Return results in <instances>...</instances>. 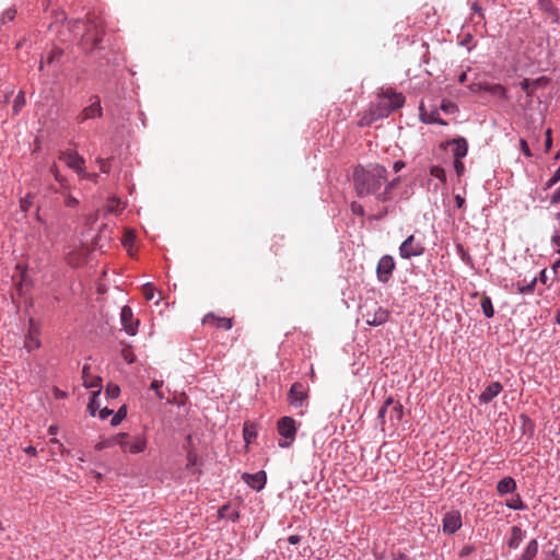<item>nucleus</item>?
Listing matches in <instances>:
<instances>
[{"label": "nucleus", "mask_w": 560, "mask_h": 560, "mask_svg": "<svg viewBox=\"0 0 560 560\" xmlns=\"http://www.w3.org/2000/svg\"><path fill=\"white\" fill-rule=\"evenodd\" d=\"M103 35V22L101 20L92 19L88 21V26L82 35V40L84 45H90V49H97L101 47Z\"/></svg>", "instance_id": "nucleus-4"}, {"label": "nucleus", "mask_w": 560, "mask_h": 560, "mask_svg": "<svg viewBox=\"0 0 560 560\" xmlns=\"http://www.w3.org/2000/svg\"><path fill=\"white\" fill-rule=\"evenodd\" d=\"M40 345L39 326L33 318H30L27 334L24 338V348L31 352L38 349Z\"/></svg>", "instance_id": "nucleus-11"}, {"label": "nucleus", "mask_w": 560, "mask_h": 560, "mask_svg": "<svg viewBox=\"0 0 560 560\" xmlns=\"http://www.w3.org/2000/svg\"><path fill=\"white\" fill-rule=\"evenodd\" d=\"M351 211H352L354 214H358V215H363V214H364V209H363V207H362L360 203L355 202V201H353V202L351 203Z\"/></svg>", "instance_id": "nucleus-46"}, {"label": "nucleus", "mask_w": 560, "mask_h": 560, "mask_svg": "<svg viewBox=\"0 0 560 560\" xmlns=\"http://www.w3.org/2000/svg\"><path fill=\"white\" fill-rule=\"evenodd\" d=\"M560 202V187L551 196V203L557 205Z\"/></svg>", "instance_id": "nucleus-53"}, {"label": "nucleus", "mask_w": 560, "mask_h": 560, "mask_svg": "<svg viewBox=\"0 0 560 560\" xmlns=\"http://www.w3.org/2000/svg\"><path fill=\"white\" fill-rule=\"evenodd\" d=\"M533 84L534 83H532L528 79H525L521 82V88L527 94V96H532V94H533V89H532Z\"/></svg>", "instance_id": "nucleus-41"}, {"label": "nucleus", "mask_w": 560, "mask_h": 560, "mask_svg": "<svg viewBox=\"0 0 560 560\" xmlns=\"http://www.w3.org/2000/svg\"><path fill=\"white\" fill-rule=\"evenodd\" d=\"M120 320L124 326V329L126 330V332L128 335H131V336L136 335L139 320L133 319V312H132L131 307H129L128 305H125L121 308Z\"/></svg>", "instance_id": "nucleus-13"}, {"label": "nucleus", "mask_w": 560, "mask_h": 560, "mask_svg": "<svg viewBox=\"0 0 560 560\" xmlns=\"http://www.w3.org/2000/svg\"><path fill=\"white\" fill-rule=\"evenodd\" d=\"M424 245L415 235H409L399 246V256L404 259L421 256L424 253Z\"/></svg>", "instance_id": "nucleus-7"}, {"label": "nucleus", "mask_w": 560, "mask_h": 560, "mask_svg": "<svg viewBox=\"0 0 560 560\" xmlns=\"http://www.w3.org/2000/svg\"><path fill=\"white\" fill-rule=\"evenodd\" d=\"M454 199H455V203H456L457 208H463L464 207L465 199L462 196L456 195Z\"/></svg>", "instance_id": "nucleus-58"}, {"label": "nucleus", "mask_w": 560, "mask_h": 560, "mask_svg": "<svg viewBox=\"0 0 560 560\" xmlns=\"http://www.w3.org/2000/svg\"><path fill=\"white\" fill-rule=\"evenodd\" d=\"M420 119L424 124L446 125V121L440 118V114L436 110L427 112L422 105L420 106Z\"/></svg>", "instance_id": "nucleus-22"}, {"label": "nucleus", "mask_w": 560, "mask_h": 560, "mask_svg": "<svg viewBox=\"0 0 560 560\" xmlns=\"http://www.w3.org/2000/svg\"><path fill=\"white\" fill-rule=\"evenodd\" d=\"M360 310L362 319L370 326H380L385 324L389 318L388 310L380 306L374 301H366L361 305Z\"/></svg>", "instance_id": "nucleus-3"}, {"label": "nucleus", "mask_w": 560, "mask_h": 560, "mask_svg": "<svg viewBox=\"0 0 560 560\" xmlns=\"http://www.w3.org/2000/svg\"><path fill=\"white\" fill-rule=\"evenodd\" d=\"M430 174H431V176L440 179L442 183L446 182L445 171L441 166H438V165L432 166L430 170Z\"/></svg>", "instance_id": "nucleus-33"}, {"label": "nucleus", "mask_w": 560, "mask_h": 560, "mask_svg": "<svg viewBox=\"0 0 560 560\" xmlns=\"http://www.w3.org/2000/svg\"><path fill=\"white\" fill-rule=\"evenodd\" d=\"M452 143L455 145L454 159L462 160L464 156H466L468 151V144L464 138L455 139L452 141Z\"/></svg>", "instance_id": "nucleus-24"}, {"label": "nucleus", "mask_w": 560, "mask_h": 560, "mask_svg": "<svg viewBox=\"0 0 560 560\" xmlns=\"http://www.w3.org/2000/svg\"><path fill=\"white\" fill-rule=\"evenodd\" d=\"M100 393H101L100 390H94L92 394V397L90 399V402L88 405V409H89L91 416H95L96 409L100 407L98 401H97V397H98Z\"/></svg>", "instance_id": "nucleus-30"}, {"label": "nucleus", "mask_w": 560, "mask_h": 560, "mask_svg": "<svg viewBox=\"0 0 560 560\" xmlns=\"http://www.w3.org/2000/svg\"><path fill=\"white\" fill-rule=\"evenodd\" d=\"M58 428L56 425H50L48 429L49 434L55 435L57 434Z\"/></svg>", "instance_id": "nucleus-62"}, {"label": "nucleus", "mask_w": 560, "mask_h": 560, "mask_svg": "<svg viewBox=\"0 0 560 560\" xmlns=\"http://www.w3.org/2000/svg\"><path fill=\"white\" fill-rule=\"evenodd\" d=\"M51 174L54 175L55 179L60 184V186L65 189L68 188V182L66 177H63L60 173L58 167L54 164L50 168Z\"/></svg>", "instance_id": "nucleus-31"}, {"label": "nucleus", "mask_w": 560, "mask_h": 560, "mask_svg": "<svg viewBox=\"0 0 560 560\" xmlns=\"http://www.w3.org/2000/svg\"><path fill=\"white\" fill-rule=\"evenodd\" d=\"M244 439L247 443L256 436V429L253 424H245L243 429Z\"/></svg>", "instance_id": "nucleus-34"}, {"label": "nucleus", "mask_w": 560, "mask_h": 560, "mask_svg": "<svg viewBox=\"0 0 560 560\" xmlns=\"http://www.w3.org/2000/svg\"><path fill=\"white\" fill-rule=\"evenodd\" d=\"M386 213H387V210H386V209H384V210H383L382 212H380L375 218H376V219H382V218H384V217L386 215Z\"/></svg>", "instance_id": "nucleus-64"}, {"label": "nucleus", "mask_w": 560, "mask_h": 560, "mask_svg": "<svg viewBox=\"0 0 560 560\" xmlns=\"http://www.w3.org/2000/svg\"><path fill=\"white\" fill-rule=\"evenodd\" d=\"M483 90L493 96H498L503 100L508 98L506 89L501 84H487Z\"/></svg>", "instance_id": "nucleus-27"}, {"label": "nucleus", "mask_w": 560, "mask_h": 560, "mask_svg": "<svg viewBox=\"0 0 560 560\" xmlns=\"http://www.w3.org/2000/svg\"><path fill=\"white\" fill-rule=\"evenodd\" d=\"M405 103V97L390 89L382 91L378 95V102L372 106L374 117H387L394 110L400 108Z\"/></svg>", "instance_id": "nucleus-2"}, {"label": "nucleus", "mask_w": 560, "mask_h": 560, "mask_svg": "<svg viewBox=\"0 0 560 560\" xmlns=\"http://www.w3.org/2000/svg\"><path fill=\"white\" fill-rule=\"evenodd\" d=\"M82 380H83V385L86 388H96V390L101 392L102 378L100 376L91 375L89 365H84L82 369Z\"/></svg>", "instance_id": "nucleus-19"}, {"label": "nucleus", "mask_w": 560, "mask_h": 560, "mask_svg": "<svg viewBox=\"0 0 560 560\" xmlns=\"http://www.w3.org/2000/svg\"><path fill=\"white\" fill-rule=\"evenodd\" d=\"M113 413V410L108 409V408H103L101 411H100V418L101 419H106L108 416H110Z\"/></svg>", "instance_id": "nucleus-54"}, {"label": "nucleus", "mask_w": 560, "mask_h": 560, "mask_svg": "<svg viewBox=\"0 0 560 560\" xmlns=\"http://www.w3.org/2000/svg\"><path fill=\"white\" fill-rule=\"evenodd\" d=\"M118 444L121 448H126L128 441H127V434L126 433H119L113 438L105 439L96 443L95 450L102 451L107 447H112L114 445Z\"/></svg>", "instance_id": "nucleus-18"}, {"label": "nucleus", "mask_w": 560, "mask_h": 560, "mask_svg": "<svg viewBox=\"0 0 560 560\" xmlns=\"http://www.w3.org/2000/svg\"><path fill=\"white\" fill-rule=\"evenodd\" d=\"M124 207L121 206V201L116 197H110L107 200L106 210L109 213H118L121 211Z\"/></svg>", "instance_id": "nucleus-29"}, {"label": "nucleus", "mask_w": 560, "mask_h": 560, "mask_svg": "<svg viewBox=\"0 0 560 560\" xmlns=\"http://www.w3.org/2000/svg\"><path fill=\"white\" fill-rule=\"evenodd\" d=\"M288 541L291 545H296V544H299L301 541V536H299V535H291V536H289Z\"/></svg>", "instance_id": "nucleus-57"}, {"label": "nucleus", "mask_w": 560, "mask_h": 560, "mask_svg": "<svg viewBox=\"0 0 560 560\" xmlns=\"http://www.w3.org/2000/svg\"><path fill=\"white\" fill-rule=\"evenodd\" d=\"M128 444L126 448H122L125 452H129L131 454H138L144 451L147 446V441L141 436H135L132 439L127 434Z\"/></svg>", "instance_id": "nucleus-20"}, {"label": "nucleus", "mask_w": 560, "mask_h": 560, "mask_svg": "<svg viewBox=\"0 0 560 560\" xmlns=\"http://www.w3.org/2000/svg\"><path fill=\"white\" fill-rule=\"evenodd\" d=\"M376 119H380V117H374V113H373V108L371 107L370 108V112L368 115H364L360 121H359V126L361 127H365V126H369L371 125L374 120Z\"/></svg>", "instance_id": "nucleus-36"}, {"label": "nucleus", "mask_w": 560, "mask_h": 560, "mask_svg": "<svg viewBox=\"0 0 560 560\" xmlns=\"http://www.w3.org/2000/svg\"><path fill=\"white\" fill-rule=\"evenodd\" d=\"M31 206H32V200L30 199L28 196L21 200V209H22V211H24V212L28 211Z\"/></svg>", "instance_id": "nucleus-47"}, {"label": "nucleus", "mask_w": 560, "mask_h": 560, "mask_svg": "<svg viewBox=\"0 0 560 560\" xmlns=\"http://www.w3.org/2000/svg\"><path fill=\"white\" fill-rule=\"evenodd\" d=\"M524 538V533L523 530L518 527V526H513L512 529H511V537L509 539V547L510 548H517L520 546V544L522 542Z\"/></svg>", "instance_id": "nucleus-25"}, {"label": "nucleus", "mask_w": 560, "mask_h": 560, "mask_svg": "<svg viewBox=\"0 0 560 560\" xmlns=\"http://www.w3.org/2000/svg\"><path fill=\"white\" fill-rule=\"evenodd\" d=\"M229 509L228 505H223L220 510H219V515L220 517H224V514H225V511Z\"/></svg>", "instance_id": "nucleus-63"}, {"label": "nucleus", "mask_w": 560, "mask_h": 560, "mask_svg": "<svg viewBox=\"0 0 560 560\" xmlns=\"http://www.w3.org/2000/svg\"><path fill=\"white\" fill-rule=\"evenodd\" d=\"M395 269L394 258L389 255L383 256L376 268L377 278L382 282H387L392 276L393 270Z\"/></svg>", "instance_id": "nucleus-12"}, {"label": "nucleus", "mask_w": 560, "mask_h": 560, "mask_svg": "<svg viewBox=\"0 0 560 560\" xmlns=\"http://www.w3.org/2000/svg\"><path fill=\"white\" fill-rule=\"evenodd\" d=\"M25 105V96L22 91L18 93L13 102V112L18 114L21 108Z\"/></svg>", "instance_id": "nucleus-32"}, {"label": "nucleus", "mask_w": 560, "mask_h": 560, "mask_svg": "<svg viewBox=\"0 0 560 560\" xmlns=\"http://www.w3.org/2000/svg\"><path fill=\"white\" fill-rule=\"evenodd\" d=\"M61 56V50H52L50 55L47 57V63H52L55 59Z\"/></svg>", "instance_id": "nucleus-48"}, {"label": "nucleus", "mask_w": 560, "mask_h": 560, "mask_svg": "<svg viewBox=\"0 0 560 560\" xmlns=\"http://www.w3.org/2000/svg\"><path fill=\"white\" fill-rule=\"evenodd\" d=\"M480 306L482 308V312L487 318H491L494 314V310L492 306L491 299L487 295H483L480 301Z\"/></svg>", "instance_id": "nucleus-28"}, {"label": "nucleus", "mask_w": 560, "mask_h": 560, "mask_svg": "<svg viewBox=\"0 0 560 560\" xmlns=\"http://www.w3.org/2000/svg\"><path fill=\"white\" fill-rule=\"evenodd\" d=\"M545 560H560V557L557 553L551 552L546 556Z\"/></svg>", "instance_id": "nucleus-60"}, {"label": "nucleus", "mask_w": 560, "mask_h": 560, "mask_svg": "<svg viewBox=\"0 0 560 560\" xmlns=\"http://www.w3.org/2000/svg\"><path fill=\"white\" fill-rule=\"evenodd\" d=\"M308 397L307 387L302 383H293L289 393V404L294 408H301Z\"/></svg>", "instance_id": "nucleus-10"}, {"label": "nucleus", "mask_w": 560, "mask_h": 560, "mask_svg": "<svg viewBox=\"0 0 560 560\" xmlns=\"http://www.w3.org/2000/svg\"><path fill=\"white\" fill-rule=\"evenodd\" d=\"M535 283H536V280L533 279L532 282L528 285H526V287H521L520 284H517V291L520 293L532 292L534 290Z\"/></svg>", "instance_id": "nucleus-44"}, {"label": "nucleus", "mask_w": 560, "mask_h": 560, "mask_svg": "<svg viewBox=\"0 0 560 560\" xmlns=\"http://www.w3.org/2000/svg\"><path fill=\"white\" fill-rule=\"evenodd\" d=\"M120 388L116 384H108L106 387V395L109 398H117L119 396Z\"/></svg>", "instance_id": "nucleus-38"}, {"label": "nucleus", "mask_w": 560, "mask_h": 560, "mask_svg": "<svg viewBox=\"0 0 560 560\" xmlns=\"http://www.w3.org/2000/svg\"><path fill=\"white\" fill-rule=\"evenodd\" d=\"M399 183V178H395L393 180H388V174L386 175V183L384 184V189L382 192L376 195V200L380 202H386L392 199V191Z\"/></svg>", "instance_id": "nucleus-21"}, {"label": "nucleus", "mask_w": 560, "mask_h": 560, "mask_svg": "<svg viewBox=\"0 0 560 560\" xmlns=\"http://www.w3.org/2000/svg\"><path fill=\"white\" fill-rule=\"evenodd\" d=\"M163 386V381H158V380H154L151 385H150V388L155 390V393Z\"/></svg>", "instance_id": "nucleus-52"}, {"label": "nucleus", "mask_w": 560, "mask_h": 560, "mask_svg": "<svg viewBox=\"0 0 560 560\" xmlns=\"http://www.w3.org/2000/svg\"><path fill=\"white\" fill-rule=\"evenodd\" d=\"M14 18H15V10H8L3 15V19L8 20V21H12Z\"/></svg>", "instance_id": "nucleus-55"}, {"label": "nucleus", "mask_w": 560, "mask_h": 560, "mask_svg": "<svg viewBox=\"0 0 560 560\" xmlns=\"http://www.w3.org/2000/svg\"><path fill=\"white\" fill-rule=\"evenodd\" d=\"M405 167V163L402 161H396L393 165L394 171L397 173Z\"/></svg>", "instance_id": "nucleus-59"}, {"label": "nucleus", "mask_w": 560, "mask_h": 560, "mask_svg": "<svg viewBox=\"0 0 560 560\" xmlns=\"http://www.w3.org/2000/svg\"><path fill=\"white\" fill-rule=\"evenodd\" d=\"M462 526V516L457 511H451L443 517V532L454 534Z\"/></svg>", "instance_id": "nucleus-14"}, {"label": "nucleus", "mask_w": 560, "mask_h": 560, "mask_svg": "<svg viewBox=\"0 0 560 560\" xmlns=\"http://www.w3.org/2000/svg\"><path fill=\"white\" fill-rule=\"evenodd\" d=\"M540 8L546 11L555 14L557 16L556 9L552 5L551 0H538Z\"/></svg>", "instance_id": "nucleus-39"}, {"label": "nucleus", "mask_w": 560, "mask_h": 560, "mask_svg": "<svg viewBox=\"0 0 560 560\" xmlns=\"http://www.w3.org/2000/svg\"><path fill=\"white\" fill-rule=\"evenodd\" d=\"M537 551H538V542L536 539H532L527 544L523 555L521 556V558L518 560H533L536 557Z\"/></svg>", "instance_id": "nucleus-26"}, {"label": "nucleus", "mask_w": 560, "mask_h": 560, "mask_svg": "<svg viewBox=\"0 0 560 560\" xmlns=\"http://www.w3.org/2000/svg\"><path fill=\"white\" fill-rule=\"evenodd\" d=\"M521 149L526 156H532L529 147L525 140H521Z\"/></svg>", "instance_id": "nucleus-50"}, {"label": "nucleus", "mask_w": 560, "mask_h": 560, "mask_svg": "<svg viewBox=\"0 0 560 560\" xmlns=\"http://www.w3.org/2000/svg\"><path fill=\"white\" fill-rule=\"evenodd\" d=\"M242 479L248 487L253 488L254 490L260 491L266 485L267 476L265 471L260 470L256 474L245 472L243 474Z\"/></svg>", "instance_id": "nucleus-15"}, {"label": "nucleus", "mask_w": 560, "mask_h": 560, "mask_svg": "<svg viewBox=\"0 0 560 560\" xmlns=\"http://www.w3.org/2000/svg\"><path fill=\"white\" fill-rule=\"evenodd\" d=\"M454 167L458 175H460L464 172V164L460 160L454 159Z\"/></svg>", "instance_id": "nucleus-49"}, {"label": "nucleus", "mask_w": 560, "mask_h": 560, "mask_svg": "<svg viewBox=\"0 0 560 560\" xmlns=\"http://www.w3.org/2000/svg\"><path fill=\"white\" fill-rule=\"evenodd\" d=\"M155 288L152 283H145L142 285V294L145 300L150 301L154 298Z\"/></svg>", "instance_id": "nucleus-37"}, {"label": "nucleus", "mask_w": 560, "mask_h": 560, "mask_svg": "<svg viewBox=\"0 0 560 560\" xmlns=\"http://www.w3.org/2000/svg\"><path fill=\"white\" fill-rule=\"evenodd\" d=\"M59 160L63 161L68 167L74 170L82 177H90V175L85 174L83 165L85 163L84 159L78 154L75 151H65L59 155Z\"/></svg>", "instance_id": "nucleus-9"}, {"label": "nucleus", "mask_w": 560, "mask_h": 560, "mask_svg": "<svg viewBox=\"0 0 560 560\" xmlns=\"http://www.w3.org/2000/svg\"><path fill=\"white\" fill-rule=\"evenodd\" d=\"M90 105L84 107L81 113L77 116L75 120L79 124L84 122L89 119H94L102 117L103 115V108L101 106V100L98 96L94 95L90 98Z\"/></svg>", "instance_id": "nucleus-8"}, {"label": "nucleus", "mask_w": 560, "mask_h": 560, "mask_svg": "<svg viewBox=\"0 0 560 560\" xmlns=\"http://www.w3.org/2000/svg\"><path fill=\"white\" fill-rule=\"evenodd\" d=\"M66 207H70V208H73L75 206H78L79 201L77 198H74L73 196H71L70 194H66L65 195V200H63Z\"/></svg>", "instance_id": "nucleus-42"}, {"label": "nucleus", "mask_w": 560, "mask_h": 560, "mask_svg": "<svg viewBox=\"0 0 560 560\" xmlns=\"http://www.w3.org/2000/svg\"><path fill=\"white\" fill-rule=\"evenodd\" d=\"M545 144H546V150L549 151L550 148H551V144H552L551 130L550 129H548L546 131V143Z\"/></svg>", "instance_id": "nucleus-51"}, {"label": "nucleus", "mask_w": 560, "mask_h": 560, "mask_svg": "<svg viewBox=\"0 0 560 560\" xmlns=\"http://www.w3.org/2000/svg\"><path fill=\"white\" fill-rule=\"evenodd\" d=\"M126 415H127L126 407L125 406L120 407L118 409V411L116 412V415L112 418L110 424L114 427L118 425L121 422V420L126 417Z\"/></svg>", "instance_id": "nucleus-35"}, {"label": "nucleus", "mask_w": 560, "mask_h": 560, "mask_svg": "<svg viewBox=\"0 0 560 560\" xmlns=\"http://www.w3.org/2000/svg\"><path fill=\"white\" fill-rule=\"evenodd\" d=\"M388 417L392 425H396L402 418V405L395 401L393 397H388L381 409L378 410L377 418L384 423Z\"/></svg>", "instance_id": "nucleus-5"}, {"label": "nucleus", "mask_w": 560, "mask_h": 560, "mask_svg": "<svg viewBox=\"0 0 560 560\" xmlns=\"http://www.w3.org/2000/svg\"><path fill=\"white\" fill-rule=\"evenodd\" d=\"M25 452H26L27 454H30V455H33V456H35V455H36V453H37L36 448H35V447H33V446H28V447H26V448H25Z\"/></svg>", "instance_id": "nucleus-61"}, {"label": "nucleus", "mask_w": 560, "mask_h": 560, "mask_svg": "<svg viewBox=\"0 0 560 560\" xmlns=\"http://www.w3.org/2000/svg\"><path fill=\"white\" fill-rule=\"evenodd\" d=\"M506 505L513 510H523L525 508L520 497H516L515 499H512L511 501L506 502Z\"/></svg>", "instance_id": "nucleus-40"}, {"label": "nucleus", "mask_w": 560, "mask_h": 560, "mask_svg": "<svg viewBox=\"0 0 560 560\" xmlns=\"http://www.w3.org/2000/svg\"><path fill=\"white\" fill-rule=\"evenodd\" d=\"M277 429L278 433L284 439V441H279V446L289 447L296 435L295 420L291 417H282L278 420Z\"/></svg>", "instance_id": "nucleus-6"}, {"label": "nucleus", "mask_w": 560, "mask_h": 560, "mask_svg": "<svg viewBox=\"0 0 560 560\" xmlns=\"http://www.w3.org/2000/svg\"><path fill=\"white\" fill-rule=\"evenodd\" d=\"M560 180V167L555 172L552 177L547 182V188L556 185Z\"/></svg>", "instance_id": "nucleus-45"}, {"label": "nucleus", "mask_w": 560, "mask_h": 560, "mask_svg": "<svg viewBox=\"0 0 560 560\" xmlns=\"http://www.w3.org/2000/svg\"><path fill=\"white\" fill-rule=\"evenodd\" d=\"M503 389V386L500 382L490 383L479 395L478 399L480 404L487 405L494 397H497Z\"/></svg>", "instance_id": "nucleus-17"}, {"label": "nucleus", "mask_w": 560, "mask_h": 560, "mask_svg": "<svg viewBox=\"0 0 560 560\" xmlns=\"http://www.w3.org/2000/svg\"><path fill=\"white\" fill-rule=\"evenodd\" d=\"M475 550V547L471 545L464 546L459 551V557L465 558L468 557L470 553H472Z\"/></svg>", "instance_id": "nucleus-43"}, {"label": "nucleus", "mask_w": 560, "mask_h": 560, "mask_svg": "<svg viewBox=\"0 0 560 560\" xmlns=\"http://www.w3.org/2000/svg\"><path fill=\"white\" fill-rule=\"evenodd\" d=\"M388 174L385 166L380 164H369L368 166H358L353 172V186L355 194L360 197L375 196L382 192L381 188L386 183Z\"/></svg>", "instance_id": "nucleus-1"}, {"label": "nucleus", "mask_w": 560, "mask_h": 560, "mask_svg": "<svg viewBox=\"0 0 560 560\" xmlns=\"http://www.w3.org/2000/svg\"><path fill=\"white\" fill-rule=\"evenodd\" d=\"M516 489V482L512 477H504L497 485V491L499 494L504 495L512 493Z\"/></svg>", "instance_id": "nucleus-23"}, {"label": "nucleus", "mask_w": 560, "mask_h": 560, "mask_svg": "<svg viewBox=\"0 0 560 560\" xmlns=\"http://www.w3.org/2000/svg\"><path fill=\"white\" fill-rule=\"evenodd\" d=\"M441 108L444 110V112H451L453 109L456 108V106L453 104V103H443Z\"/></svg>", "instance_id": "nucleus-56"}, {"label": "nucleus", "mask_w": 560, "mask_h": 560, "mask_svg": "<svg viewBox=\"0 0 560 560\" xmlns=\"http://www.w3.org/2000/svg\"><path fill=\"white\" fill-rule=\"evenodd\" d=\"M203 325H209L214 328H223L225 330H229L233 327V319L228 317H220L214 315L213 313H208L203 319Z\"/></svg>", "instance_id": "nucleus-16"}]
</instances>
